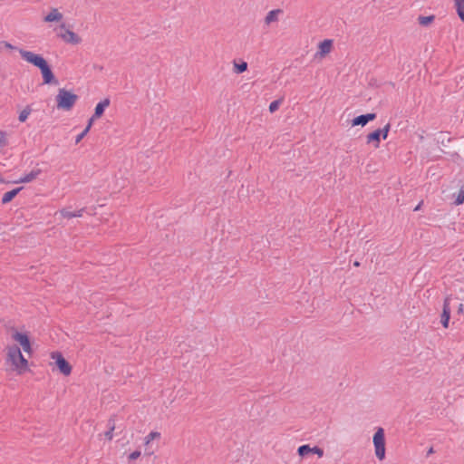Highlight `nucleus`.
I'll return each instance as SVG.
<instances>
[{"label":"nucleus","mask_w":464,"mask_h":464,"mask_svg":"<svg viewBox=\"0 0 464 464\" xmlns=\"http://www.w3.org/2000/svg\"><path fill=\"white\" fill-rule=\"evenodd\" d=\"M19 53L23 60L40 70L44 84L56 85L59 83L53 72L52 66L42 54L34 53L24 49H19Z\"/></svg>","instance_id":"obj_1"},{"label":"nucleus","mask_w":464,"mask_h":464,"mask_svg":"<svg viewBox=\"0 0 464 464\" xmlns=\"http://www.w3.org/2000/svg\"><path fill=\"white\" fill-rule=\"evenodd\" d=\"M6 362H11L14 370L17 371L19 374L28 370V361L22 354L20 347L16 344L7 346Z\"/></svg>","instance_id":"obj_2"},{"label":"nucleus","mask_w":464,"mask_h":464,"mask_svg":"<svg viewBox=\"0 0 464 464\" xmlns=\"http://www.w3.org/2000/svg\"><path fill=\"white\" fill-rule=\"evenodd\" d=\"M442 200H452L451 203H464V185L460 181H453L442 189Z\"/></svg>","instance_id":"obj_3"},{"label":"nucleus","mask_w":464,"mask_h":464,"mask_svg":"<svg viewBox=\"0 0 464 464\" xmlns=\"http://www.w3.org/2000/svg\"><path fill=\"white\" fill-rule=\"evenodd\" d=\"M79 97L72 91L61 88L56 95V107L58 110L71 111L78 101Z\"/></svg>","instance_id":"obj_4"},{"label":"nucleus","mask_w":464,"mask_h":464,"mask_svg":"<svg viewBox=\"0 0 464 464\" xmlns=\"http://www.w3.org/2000/svg\"><path fill=\"white\" fill-rule=\"evenodd\" d=\"M372 442L375 449V456L379 460H383L386 457V440L385 432L382 427L377 428L373 434Z\"/></svg>","instance_id":"obj_5"},{"label":"nucleus","mask_w":464,"mask_h":464,"mask_svg":"<svg viewBox=\"0 0 464 464\" xmlns=\"http://www.w3.org/2000/svg\"><path fill=\"white\" fill-rule=\"evenodd\" d=\"M51 358L54 361V365L57 370L64 376H69L72 372V365L63 357L61 352L55 351L51 353Z\"/></svg>","instance_id":"obj_6"},{"label":"nucleus","mask_w":464,"mask_h":464,"mask_svg":"<svg viewBox=\"0 0 464 464\" xmlns=\"http://www.w3.org/2000/svg\"><path fill=\"white\" fill-rule=\"evenodd\" d=\"M12 338L20 344L24 353L29 355L33 353L32 341L28 332L22 333L15 330L12 334Z\"/></svg>","instance_id":"obj_7"},{"label":"nucleus","mask_w":464,"mask_h":464,"mask_svg":"<svg viewBox=\"0 0 464 464\" xmlns=\"http://www.w3.org/2000/svg\"><path fill=\"white\" fill-rule=\"evenodd\" d=\"M450 301L451 295H447L443 302L442 313L440 314V324L444 328L449 327L450 320Z\"/></svg>","instance_id":"obj_8"},{"label":"nucleus","mask_w":464,"mask_h":464,"mask_svg":"<svg viewBox=\"0 0 464 464\" xmlns=\"http://www.w3.org/2000/svg\"><path fill=\"white\" fill-rule=\"evenodd\" d=\"M297 453L301 458H305L309 454H316L319 458H322L324 450L318 446L310 447L309 444H304L298 447Z\"/></svg>","instance_id":"obj_9"},{"label":"nucleus","mask_w":464,"mask_h":464,"mask_svg":"<svg viewBox=\"0 0 464 464\" xmlns=\"http://www.w3.org/2000/svg\"><path fill=\"white\" fill-rule=\"evenodd\" d=\"M377 114L375 112H369L366 114H361L359 116H355L352 121L351 124L353 127L354 126H365L368 122L372 121L376 119Z\"/></svg>","instance_id":"obj_10"},{"label":"nucleus","mask_w":464,"mask_h":464,"mask_svg":"<svg viewBox=\"0 0 464 464\" xmlns=\"http://www.w3.org/2000/svg\"><path fill=\"white\" fill-rule=\"evenodd\" d=\"M333 44L334 42L331 39H324L321 41L318 44L317 54H319L321 57L326 56L331 52Z\"/></svg>","instance_id":"obj_11"},{"label":"nucleus","mask_w":464,"mask_h":464,"mask_svg":"<svg viewBox=\"0 0 464 464\" xmlns=\"http://www.w3.org/2000/svg\"><path fill=\"white\" fill-rule=\"evenodd\" d=\"M381 140V131L378 129L371 131L366 136V143L372 144L375 149L380 147Z\"/></svg>","instance_id":"obj_12"},{"label":"nucleus","mask_w":464,"mask_h":464,"mask_svg":"<svg viewBox=\"0 0 464 464\" xmlns=\"http://www.w3.org/2000/svg\"><path fill=\"white\" fill-rule=\"evenodd\" d=\"M111 104V100L109 98H105L103 100H102L101 102H99L95 108H94V117L95 118H102L106 108H108Z\"/></svg>","instance_id":"obj_13"},{"label":"nucleus","mask_w":464,"mask_h":464,"mask_svg":"<svg viewBox=\"0 0 464 464\" xmlns=\"http://www.w3.org/2000/svg\"><path fill=\"white\" fill-rule=\"evenodd\" d=\"M62 38L69 44H79L82 42V38L73 31L66 29L64 34H62Z\"/></svg>","instance_id":"obj_14"},{"label":"nucleus","mask_w":464,"mask_h":464,"mask_svg":"<svg viewBox=\"0 0 464 464\" xmlns=\"http://www.w3.org/2000/svg\"><path fill=\"white\" fill-rule=\"evenodd\" d=\"M85 211V208H82L79 210H72V206L63 208L60 213L63 218H72L74 217H82V213Z\"/></svg>","instance_id":"obj_15"},{"label":"nucleus","mask_w":464,"mask_h":464,"mask_svg":"<svg viewBox=\"0 0 464 464\" xmlns=\"http://www.w3.org/2000/svg\"><path fill=\"white\" fill-rule=\"evenodd\" d=\"M63 19V14L56 9L53 8L51 12L44 16V21L46 23L59 22Z\"/></svg>","instance_id":"obj_16"},{"label":"nucleus","mask_w":464,"mask_h":464,"mask_svg":"<svg viewBox=\"0 0 464 464\" xmlns=\"http://www.w3.org/2000/svg\"><path fill=\"white\" fill-rule=\"evenodd\" d=\"M23 189V187L13 188L7 192H5L2 198L1 203H9L11 202L14 197Z\"/></svg>","instance_id":"obj_17"},{"label":"nucleus","mask_w":464,"mask_h":464,"mask_svg":"<svg viewBox=\"0 0 464 464\" xmlns=\"http://www.w3.org/2000/svg\"><path fill=\"white\" fill-rule=\"evenodd\" d=\"M40 173H41V169H33L29 173L25 174L24 177L20 178L19 182H24V183L31 182L34 179H35Z\"/></svg>","instance_id":"obj_18"},{"label":"nucleus","mask_w":464,"mask_h":464,"mask_svg":"<svg viewBox=\"0 0 464 464\" xmlns=\"http://www.w3.org/2000/svg\"><path fill=\"white\" fill-rule=\"evenodd\" d=\"M283 11L281 9H274V10H271L267 13V14L266 15V18H265V22L266 24H269L273 22H276L277 21L278 19V14L280 13H282Z\"/></svg>","instance_id":"obj_19"},{"label":"nucleus","mask_w":464,"mask_h":464,"mask_svg":"<svg viewBox=\"0 0 464 464\" xmlns=\"http://www.w3.org/2000/svg\"><path fill=\"white\" fill-rule=\"evenodd\" d=\"M454 6L459 18L464 23V0H454Z\"/></svg>","instance_id":"obj_20"},{"label":"nucleus","mask_w":464,"mask_h":464,"mask_svg":"<svg viewBox=\"0 0 464 464\" xmlns=\"http://www.w3.org/2000/svg\"><path fill=\"white\" fill-rule=\"evenodd\" d=\"M434 20H435L434 14H430V15H427V16L420 15L418 17V23L421 26H429L434 22Z\"/></svg>","instance_id":"obj_21"},{"label":"nucleus","mask_w":464,"mask_h":464,"mask_svg":"<svg viewBox=\"0 0 464 464\" xmlns=\"http://www.w3.org/2000/svg\"><path fill=\"white\" fill-rule=\"evenodd\" d=\"M247 70V63L245 61H241L239 63H237L236 61H234V68L233 71L237 74L243 73Z\"/></svg>","instance_id":"obj_22"},{"label":"nucleus","mask_w":464,"mask_h":464,"mask_svg":"<svg viewBox=\"0 0 464 464\" xmlns=\"http://www.w3.org/2000/svg\"><path fill=\"white\" fill-rule=\"evenodd\" d=\"M32 109L29 105H27L20 113L18 116V121L20 122H25L29 114L31 113Z\"/></svg>","instance_id":"obj_23"},{"label":"nucleus","mask_w":464,"mask_h":464,"mask_svg":"<svg viewBox=\"0 0 464 464\" xmlns=\"http://www.w3.org/2000/svg\"><path fill=\"white\" fill-rule=\"evenodd\" d=\"M283 101H284V98H279V99H276V100L273 101L269 104V107H268L269 111L271 113L276 112L279 109V107L282 104Z\"/></svg>","instance_id":"obj_24"},{"label":"nucleus","mask_w":464,"mask_h":464,"mask_svg":"<svg viewBox=\"0 0 464 464\" xmlns=\"http://www.w3.org/2000/svg\"><path fill=\"white\" fill-rule=\"evenodd\" d=\"M390 130H391L390 123H387L386 125H384L383 128H378V130L381 131V138L382 140H386L388 138Z\"/></svg>","instance_id":"obj_25"},{"label":"nucleus","mask_w":464,"mask_h":464,"mask_svg":"<svg viewBox=\"0 0 464 464\" xmlns=\"http://www.w3.org/2000/svg\"><path fill=\"white\" fill-rule=\"evenodd\" d=\"M160 438V433L158 431H151L145 437V444L148 445L154 439Z\"/></svg>","instance_id":"obj_26"},{"label":"nucleus","mask_w":464,"mask_h":464,"mask_svg":"<svg viewBox=\"0 0 464 464\" xmlns=\"http://www.w3.org/2000/svg\"><path fill=\"white\" fill-rule=\"evenodd\" d=\"M0 46H4L5 48L6 49H10V50H16L19 52V47L17 46H14L13 44H11L10 43L6 42V41H1L0 42Z\"/></svg>","instance_id":"obj_27"},{"label":"nucleus","mask_w":464,"mask_h":464,"mask_svg":"<svg viewBox=\"0 0 464 464\" xmlns=\"http://www.w3.org/2000/svg\"><path fill=\"white\" fill-rule=\"evenodd\" d=\"M99 118H95L94 115L92 114V117L88 120L87 121V125L86 127L84 128L87 131H90V130L92 129L94 121L96 120H98Z\"/></svg>","instance_id":"obj_28"},{"label":"nucleus","mask_w":464,"mask_h":464,"mask_svg":"<svg viewBox=\"0 0 464 464\" xmlns=\"http://www.w3.org/2000/svg\"><path fill=\"white\" fill-rule=\"evenodd\" d=\"M107 428H108V430H113V431L115 430L116 425H115V419H114V417H111L108 420Z\"/></svg>","instance_id":"obj_29"},{"label":"nucleus","mask_w":464,"mask_h":464,"mask_svg":"<svg viewBox=\"0 0 464 464\" xmlns=\"http://www.w3.org/2000/svg\"><path fill=\"white\" fill-rule=\"evenodd\" d=\"M140 454L141 452L140 450H134L128 456V459L130 461L136 460L138 458H140Z\"/></svg>","instance_id":"obj_30"},{"label":"nucleus","mask_w":464,"mask_h":464,"mask_svg":"<svg viewBox=\"0 0 464 464\" xmlns=\"http://www.w3.org/2000/svg\"><path fill=\"white\" fill-rule=\"evenodd\" d=\"M89 131H87L85 129L76 136L75 143L78 144L81 142V140L88 134Z\"/></svg>","instance_id":"obj_31"},{"label":"nucleus","mask_w":464,"mask_h":464,"mask_svg":"<svg viewBox=\"0 0 464 464\" xmlns=\"http://www.w3.org/2000/svg\"><path fill=\"white\" fill-rule=\"evenodd\" d=\"M6 132L4 130H0V146H5L7 144V140L5 139Z\"/></svg>","instance_id":"obj_32"},{"label":"nucleus","mask_w":464,"mask_h":464,"mask_svg":"<svg viewBox=\"0 0 464 464\" xmlns=\"http://www.w3.org/2000/svg\"><path fill=\"white\" fill-rule=\"evenodd\" d=\"M105 439L108 440H111L113 438V430H108L104 433Z\"/></svg>","instance_id":"obj_33"},{"label":"nucleus","mask_w":464,"mask_h":464,"mask_svg":"<svg viewBox=\"0 0 464 464\" xmlns=\"http://www.w3.org/2000/svg\"><path fill=\"white\" fill-rule=\"evenodd\" d=\"M464 312V305L463 304H459L458 307V314H462Z\"/></svg>","instance_id":"obj_34"},{"label":"nucleus","mask_w":464,"mask_h":464,"mask_svg":"<svg viewBox=\"0 0 464 464\" xmlns=\"http://www.w3.org/2000/svg\"><path fill=\"white\" fill-rule=\"evenodd\" d=\"M421 206H422V205H416V207L413 208V211H414V212H416V211L420 210Z\"/></svg>","instance_id":"obj_35"},{"label":"nucleus","mask_w":464,"mask_h":464,"mask_svg":"<svg viewBox=\"0 0 464 464\" xmlns=\"http://www.w3.org/2000/svg\"><path fill=\"white\" fill-rule=\"evenodd\" d=\"M433 452H434L433 448H432V447H430V448L429 449L428 452H427V455L429 456V455L432 454Z\"/></svg>","instance_id":"obj_36"},{"label":"nucleus","mask_w":464,"mask_h":464,"mask_svg":"<svg viewBox=\"0 0 464 464\" xmlns=\"http://www.w3.org/2000/svg\"><path fill=\"white\" fill-rule=\"evenodd\" d=\"M353 266H360V262H358V261H354V262H353Z\"/></svg>","instance_id":"obj_37"},{"label":"nucleus","mask_w":464,"mask_h":464,"mask_svg":"<svg viewBox=\"0 0 464 464\" xmlns=\"http://www.w3.org/2000/svg\"><path fill=\"white\" fill-rule=\"evenodd\" d=\"M5 181L4 180V179H2V178L0 177V183H5Z\"/></svg>","instance_id":"obj_38"},{"label":"nucleus","mask_w":464,"mask_h":464,"mask_svg":"<svg viewBox=\"0 0 464 464\" xmlns=\"http://www.w3.org/2000/svg\"><path fill=\"white\" fill-rule=\"evenodd\" d=\"M97 69L102 70V66H97Z\"/></svg>","instance_id":"obj_39"},{"label":"nucleus","mask_w":464,"mask_h":464,"mask_svg":"<svg viewBox=\"0 0 464 464\" xmlns=\"http://www.w3.org/2000/svg\"><path fill=\"white\" fill-rule=\"evenodd\" d=\"M97 69L102 70V66H97Z\"/></svg>","instance_id":"obj_40"}]
</instances>
